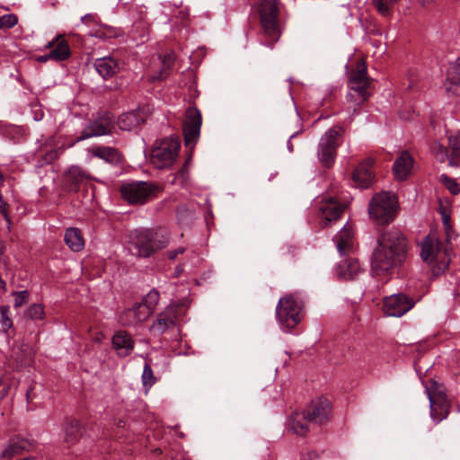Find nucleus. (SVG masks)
<instances>
[{"label": "nucleus", "mask_w": 460, "mask_h": 460, "mask_svg": "<svg viewBox=\"0 0 460 460\" xmlns=\"http://www.w3.org/2000/svg\"><path fill=\"white\" fill-rule=\"evenodd\" d=\"M113 115L107 111H101L97 117L91 120L82 130L76 141H83L90 137L109 135L111 133L113 126Z\"/></svg>", "instance_id": "12"}, {"label": "nucleus", "mask_w": 460, "mask_h": 460, "mask_svg": "<svg viewBox=\"0 0 460 460\" xmlns=\"http://www.w3.org/2000/svg\"><path fill=\"white\" fill-rule=\"evenodd\" d=\"M279 0H261L258 12L264 31V44L272 48L280 37Z\"/></svg>", "instance_id": "4"}, {"label": "nucleus", "mask_w": 460, "mask_h": 460, "mask_svg": "<svg viewBox=\"0 0 460 460\" xmlns=\"http://www.w3.org/2000/svg\"><path fill=\"white\" fill-rule=\"evenodd\" d=\"M12 295L14 296L13 306L15 308L22 307L30 298V292L28 290L13 291Z\"/></svg>", "instance_id": "43"}, {"label": "nucleus", "mask_w": 460, "mask_h": 460, "mask_svg": "<svg viewBox=\"0 0 460 460\" xmlns=\"http://www.w3.org/2000/svg\"><path fill=\"white\" fill-rule=\"evenodd\" d=\"M66 244L74 252H79L84 248V242L78 228H68L65 233Z\"/></svg>", "instance_id": "28"}, {"label": "nucleus", "mask_w": 460, "mask_h": 460, "mask_svg": "<svg viewBox=\"0 0 460 460\" xmlns=\"http://www.w3.org/2000/svg\"><path fill=\"white\" fill-rule=\"evenodd\" d=\"M9 306L2 305L0 307L1 313V327L4 332H6L13 326V320L8 316L9 314Z\"/></svg>", "instance_id": "41"}, {"label": "nucleus", "mask_w": 460, "mask_h": 460, "mask_svg": "<svg viewBox=\"0 0 460 460\" xmlns=\"http://www.w3.org/2000/svg\"><path fill=\"white\" fill-rule=\"evenodd\" d=\"M57 42H58V40H56V37H55L52 40L49 41L45 45V49H53L55 48Z\"/></svg>", "instance_id": "53"}, {"label": "nucleus", "mask_w": 460, "mask_h": 460, "mask_svg": "<svg viewBox=\"0 0 460 460\" xmlns=\"http://www.w3.org/2000/svg\"><path fill=\"white\" fill-rule=\"evenodd\" d=\"M115 424H116V426H117L118 428H125V426H126V421H125V420H120V419H119V420H118L116 421V423H115Z\"/></svg>", "instance_id": "56"}, {"label": "nucleus", "mask_w": 460, "mask_h": 460, "mask_svg": "<svg viewBox=\"0 0 460 460\" xmlns=\"http://www.w3.org/2000/svg\"><path fill=\"white\" fill-rule=\"evenodd\" d=\"M296 134H297V133L293 134V135L290 137L289 140L288 141V150H289L290 152H293V150H294V146H293V144H292V142H291V138H293L294 137H296Z\"/></svg>", "instance_id": "55"}, {"label": "nucleus", "mask_w": 460, "mask_h": 460, "mask_svg": "<svg viewBox=\"0 0 460 460\" xmlns=\"http://www.w3.org/2000/svg\"><path fill=\"white\" fill-rule=\"evenodd\" d=\"M332 407L328 399L318 397L313 400L310 405L303 411V420L310 423L323 425L332 418Z\"/></svg>", "instance_id": "13"}, {"label": "nucleus", "mask_w": 460, "mask_h": 460, "mask_svg": "<svg viewBox=\"0 0 460 460\" xmlns=\"http://www.w3.org/2000/svg\"><path fill=\"white\" fill-rule=\"evenodd\" d=\"M286 248H287V250H288V253H291V254H292V256H294V253H293V247H292V246H287Z\"/></svg>", "instance_id": "59"}, {"label": "nucleus", "mask_w": 460, "mask_h": 460, "mask_svg": "<svg viewBox=\"0 0 460 460\" xmlns=\"http://www.w3.org/2000/svg\"><path fill=\"white\" fill-rule=\"evenodd\" d=\"M58 156V152L56 150H51L50 152H49L47 154V157L49 159V160H54L56 159Z\"/></svg>", "instance_id": "54"}, {"label": "nucleus", "mask_w": 460, "mask_h": 460, "mask_svg": "<svg viewBox=\"0 0 460 460\" xmlns=\"http://www.w3.org/2000/svg\"><path fill=\"white\" fill-rule=\"evenodd\" d=\"M32 446L33 443L28 439L18 438L16 440H12L2 451L1 456L3 458L12 459L24 451H29Z\"/></svg>", "instance_id": "24"}, {"label": "nucleus", "mask_w": 460, "mask_h": 460, "mask_svg": "<svg viewBox=\"0 0 460 460\" xmlns=\"http://www.w3.org/2000/svg\"><path fill=\"white\" fill-rule=\"evenodd\" d=\"M420 1L423 6H426L432 2V0H420Z\"/></svg>", "instance_id": "58"}, {"label": "nucleus", "mask_w": 460, "mask_h": 460, "mask_svg": "<svg viewBox=\"0 0 460 460\" xmlns=\"http://www.w3.org/2000/svg\"><path fill=\"white\" fill-rule=\"evenodd\" d=\"M400 0H372V4L376 11L383 16H387L393 6Z\"/></svg>", "instance_id": "33"}, {"label": "nucleus", "mask_w": 460, "mask_h": 460, "mask_svg": "<svg viewBox=\"0 0 460 460\" xmlns=\"http://www.w3.org/2000/svg\"><path fill=\"white\" fill-rule=\"evenodd\" d=\"M346 205L341 203L337 198L330 197L320 202L319 213L322 217L321 227L325 228L331 223L338 220L344 213Z\"/></svg>", "instance_id": "15"}, {"label": "nucleus", "mask_w": 460, "mask_h": 460, "mask_svg": "<svg viewBox=\"0 0 460 460\" xmlns=\"http://www.w3.org/2000/svg\"><path fill=\"white\" fill-rule=\"evenodd\" d=\"M90 18H91V15H90V14H86V15L83 18V20H84V19L89 20Z\"/></svg>", "instance_id": "61"}, {"label": "nucleus", "mask_w": 460, "mask_h": 460, "mask_svg": "<svg viewBox=\"0 0 460 460\" xmlns=\"http://www.w3.org/2000/svg\"><path fill=\"white\" fill-rule=\"evenodd\" d=\"M185 252L184 247H179L174 250H171L167 252V257L169 260L173 261L177 258L179 254H182Z\"/></svg>", "instance_id": "49"}, {"label": "nucleus", "mask_w": 460, "mask_h": 460, "mask_svg": "<svg viewBox=\"0 0 460 460\" xmlns=\"http://www.w3.org/2000/svg\"><path fill=\"white\" fill-rule=\"evenodd\" d=\"M178 305H174L172 304L169 305L163 312H161L157 316L161 318H164L165 322L169 323H172L175 325V322L178 315Z\"/></svg>", "instance_id": "37"}, {"label": "nucleus", "mask_w": 460, "mask_h": 460, "mask_svg": "<svg viewBox=\"0 0 460 460\" xmlns=\"http://www.w3.org/2000/svg\"><path fill=\"white\" fill-rule=\"evenodd\" d=\"M173 326L174 324L165 322L164 318L157 316V319L152 324L151 330L158 334H162Z\"/></svg>", "instance_id": "44"}, {"label": "nucleus", "mask_w": 460, "mask_h": 460, "mask_svg": "<svg viewBox=\"0 0 460 460\" xmlns=\"http://www.w3.org/2000/svg\"><path fill=\"white\" fill-rule=\"evenodd\" d=\"M431 152L437 161L444 163L447 160L449 162L450 154L449 150L444 147L440 143L435 142L431 146Z\"/></svg>", "instance_id": "34"}, {"label": "nucleus", "mask_w": 460, "mask_h": 460, "mask_svg": "<svg viewBox=\"0 0 460 460\" xmlns=\"http://www.w3.org/2000/svg\"><path fill=\"white\" fill-rule=\"evenodd\" d=\"M396 197L388 191H382L373 196L368 212L370 217L378 225H387L396 217Z\"/></svg>", "instance_id": "5"}, {"label": "nucleus", "mask_w": 460, "mask_h": 460, "mask_svg": "<svg viewBox=\"0 0 460 460\" xmlns=\"http://www.w3.org/2000/svg\"><path fill=\"white\" fill-rule=\"evenodd\" d=\"M353 237V229L349 226H344L341 230L335 234V238H341L343 240H347L349 242H352Z\"/></svg>", "instance_id": "48"}, {"label": "nucleus", "mask_w": 460, "mask_h": 460, "mask_svg": "<svg viewBox=\"0 0 460 460\" xmlns=\"http://www.w3.org/2000/svg\"><path fill=\"white\" fill-rule=\"evenodd\" d=\"M202 116L197 107H190L186 110L185 119L182 123V132L186 147L193 149L200 135Z\"/></svg>", "instance_id": "11"}, {"label": "nucleus", "mask_w": 460, "mask_h": 460, "mask_svg": "<svg viewBox=\"0 0 460 460\" xmlns=\"http://www.w3.org/2000/svg\"><path fill=\"white\" fill-rule=\"evenodd\" d=\"M58 40L55 48L49 51V57L56 62L67 60L71 57V50L66 40L61 35L56 36Z\"/></svg>", "instance_id": "27"}, {"label": "nucleus", "mask_w": 460, "mask_h": 460, "mask_svg": "<svg viewBox=\"0 0 460 460\" xmlns=\"http://www.w3.org/2000/svg\"><path fill=\"white\" fill-rule=\"evenodd\" d=\"M375 161L373 158H367L362 161L353 171L352 180L354 183L363 189H367L373 183L375 174L372 166Z\"/></svg>", "instance_id": "16"}, {"label": "nucleus", "mask_w": 460, "mask_h": 460, "mask_svg": "<svg viewBox=\"0 0 460 460\" xmlns=\"http://www.w3.org/2000/svg\"><path fill=\"white\" fill-rule=\"evenodd\" d=\"M360 265L357 259L347 258L339 262L337 275L341 279H353L360 272Z\"/></svg>", "instance_id": "23"}, {"label": "nucleus", "mask_w": 460, "mask_h": 460, "mask_svg": "<svg viewBox=\"0 0 460 460\" xmlns=\"http://www.w3.org/2000/svg\"><path fill=\"white\" fill-rule=\"evenodd\" d=\"M160 191V186L151 181H133L120 187L121 197L131 205H143L155 199Z\"/></svg>", "instance_id": "8"}, {"label": "nucleus", "mask_w": 460, "mask_h": 460, "mask_svg": "<svg viewBox=\"0 0 460 460\" xmlns=\"http://www.w3.org/2000/svg\"><path fill=\"white\" fill-rule=\"evenodd\" d=\"M94 67L102 78L108 79L120 70V64L114 58L107 56L95 59Z\"/></svg>", "instance_id": "19"}, {"label": "nucleus", "mask_w": 460, "mask_h": 460, "mask_svg": "<svg viewBox=\"0 0 460 460\" xmlns=\"http://www.w3.org/2000/svg\"><path fill=\"white\" fill-rule=\"evenodd\" d=\"M344 128L334 126L328 129L322 137L318 146V156L320 162L325 167H331L334 163L337 148L341 145L340 139L344 134Z\"/></svg>", "instance_id": "9"}, {"label": "nucleus", "mask_w": 460, "mask_h": 460, "mask_svg": "<svg viewBox=\"0 0 460 460\" xmlns=\"http://www.w3.org/2000/svg\"><path fill=\"white\" fill-rule=\"evenodd\" d=\"M0 200H1L0 211H1L2 215L4 216V219L7 221L8 226H9L10 225V217H9L8 211H7L8 205H7V203H5L2 200L1 196H0Z\"/></svg>", "instance_id": "50"}, {"label": "nucleus", "mask_w": 460, "mask_h": 460, "mask_svg": "<svg viewBox=\"0 0 460 460\" xmlns=\"http://www.w3.org/2000/svg\"><path fill=\"white\" fill-rule=\"evenodd\" d=\"M88 176L79 167L72 166L66 176V188L69 192H76Z\"/></svg>", "instance_id": "25"}, {"label": "nucleus", "mask_w": 460, "mask_h": 460, "mask_svg": "<svg viewBox=\"0 0 460 460\" xmlns=\"http://www.w3.org/2000/svg\"><path fill=\"white\" fill-rule=\"evenodd\" d=\"M153 312L146 307V305L140 303H136L132 308L124 311L120 316V321L123 324L127 323L124 321V317H129L132 319L131 323H138L145 321Z\"/></svg>", "instance_id": "26"}, {"label": "nucleus", "mask_w": 460, "mask_h": 460, "mask_svg": "<svg viewBox=\"0 0 460 460\" xmlns=\"http://www.w3.org/2000/svg\"><path fill=\"white\" fill-rule=\"evenodd\" d=\"M449 166L460 165V134L448 137Z\"/></svg>", "instance_id": "30"}, {"label": "nucleus", "mask_w": 460, "mask_h": 460, "mask_svg": "<svg viewBox=\"0 0 460 460\" xmlns=\"http://www.w3.org/2000/svg\"><path fill=\"white\" fill-rule=\"evenodd\" d=\"M333 240L337 243V250L341 255H345L352 248V242L343 240L341 238H335Z\"/></svg>", "instance_id": "46"}, {"label": "nucleus", "mask_w": 460, "mask_h": 460, "mask_svg": "<svg viewBox=\"0 0 460 460\" xmlns=\"http://www.w3.org/2000/svg\"><path fill=\"white\" fill-rule=\"evenodd\" d=\"M416 304L413 297L403 293L386 296L383 301V311L387 316L401 317L409 312Z\"/></svg>", "instance_id": "14"}, {"label": "nucleus", "mask_w": 460, "mask_h": 460, "mask_svg": "<svg viewBox=\"0 0 460 460\" xmlns=\"http://www.w3.org/2000/svg\"><path fill=\"white\" fill-rule=\"evenodd\" d=\"M372 79L367 76V66L364 62H358L357 68L352 70L348 80L350 92L347 94V100L357 102L358 104L366 102L371 95L369 92Z\"/></svg>", "instance_id": "6"}, {"label": "nucleus", "mask_w": 460, "mask_h": 460, "mask_svg": "<svg viewBox=\"0 0 460 460\" xmlns=\"http://www.w3.org/2000/svg\"><path fill=\"white\" fill-rule=\"evenodd\" d=\"M276 314L279 323L291 330L302 320V303L291 295L286 296L279 299Z\"/></svg>", "instance_id": "10"}, {"label": "nucleus", "mask_w": 460, "mask_h": 460, "mask_svg": "<svg viewBox=\"0 0 460 460\" xmlns=\"http://www.w3.org/2000/svg\"><path fill=\"white\" fill-rule=\"evenodd\" d=\"M413 158L407 151H403L401 155L394 161L393 172L394 177L398 181L405 180L410 174L412 167Z\"/></svg>", "instance_id": "21"}, {"label": "nucleus", "mask_w": 460, "mask_h": 460, "mask_svg": "<svg viewBox=\"0 0 460 460\" xmlns=\"http://www.w3.org/2000/svg\"><path fill=\"white\" fill-rule=\"evenodd\" d=\"M159 292L155 288H153L146 294V296L143 298V301L141 303L146 305V307L149 308L152 312H154L155 309V305L159 301Z\"/></svg>", "instance_id": "39"}, {"label": "nucleus", "mask_w": 460, "mask_h": 460, "mask_svg": "<svg viewBox=\"0 0 460 460\" xmlns=\"http://www.w3.org/2000/svg\"><path fill=\"white\" fill-rule=\"evenodd\" d=\"M155 382L156 378L154 375L151 365L149 363H146L142 373V384L146 390H148L155 385Z\"/></svg>", "instance_id": "35"}, {"label": "nucleus", "mask_w": 460, "mask_h": 460, "mask_svg": "<svg viewBox=\"0 0 460 460\" xmlns=\"http://www.w3.org/2000/svg\"><path fill=\"white\" fill-rule=\"evenodd\" d=\"M179 138L173 136L156 140L151 151V163L157 169H164L171 166L180 149Z\"/></svg>", "instance_id": "7"}, {"label": "nucleus", "mask_w": 460, "mask_h": 460, "mask_svg": "<svg viewBox=\"0 0 460 460\" xmlns=\"http://www.w3.org/2000/svg\"><path fill=\"white\" fill-rule=\"evenodd\" d=\"M49 60H52V58L49 57V53L36 58V61L40 63H45Z\"/></svg>", "instance_id": "51"}, {"label": "nucleus", "mask_w": 460, "mask_h": 460, "mask_svg": "<svg viewBox=\"0 0 460 460\" xmlns=\"http://www.w3.org/2000/svg\"><path fill=\"white\" fill-rule=\"evenodd\" d=\"M25 316L31 320H41L45 316L44 307L40 304L31 305L25 313Z\"/></svg>", "instance_id": "40"}, {"label": "nucleus", "mask_w": 460, "mask_h": 460, "mask_svg": "<svg viewBox=\"0 0 460 460\" xmlns=\"http://www.w3.org/2000/svg\"><path fill=\"white\" fill-rule=\"evenodd\" d=\"M309 420H303V413L299 414L296 412L291 417L290 425L291 429L296 435L305 436L309 431Z\"/></svg>", "instance_id": "31"}, {"label": "nucleus", "mask_w": 460, "mask_h": 460, "mask_svg": "<svg viewBox=\"0 0 460 460\" xmlns=\"http://www.w3.org/2000/svg\"><path fill=\"white\" fill-rule=\"evenodd\" d=\"M112 345L118 356L122 358L128 356L134 349V341L125 331H119L113 335Z\"/></svg>", "instance_id": "20"}, {"label": "nucleus", "mask_w": 460, "mask_h": 460, "mask_svg": "<svg viewBox=\"0 0 460 460\" xmlns=\"http://www.w3.org/2000/svg\"><path fill=\"white\" fill-rule=\"evenodd\" d=\"M173 62H174V55L173 54H168V55L164 56V58L162 61L163 68H162V70L160 72V75L158 77L160 80L164 79L168 75L169 70L171 69Z\"/></svg>", "instance_id": "42"}, {"label": "nucleus", "mask_w": 460, "mask_h": 460, "mask_svg": "<svg viewBox=\"0 0 460 460\" xmlns=\"http://www.w3.org/2000/svg\"><path fill=\"white\" fill-rule=\"evenodd\" d=\"M146 122V114L140 109L122 113L118 118V127L120 130L130 131Z\"/></svg>", "instance_id": "18"}, {"label": "nucleus", "mask_w": 460, "mask_h": 460, "mask_svg": "<svg viewBox=\"0 0 460 460\" xmlns=\"http://www.w3.org/2000/svg\"><path fill=\"white\" fill-rule=\"evenodd\" d=\"M377 243L371 258V268L376 275L389 273L391 270L400 267L405 261L409 243L400 229L392 227L383 231Z\"/></svg>", "instance_id": "1"}, {"label": "nucleus", "mask_w": 460, "mask_h": 460, "mask_svg": "<svg viewBox=\"0 0 460 460\" xmlns=\"http://www.w3.org/2000/svg\"><path fill=\"white\" fill-rule=\"evenodd\" d=\"M178 305H174L172 304L169 305L163 312H161L157 316L161 318H164L165 322L169 323H172L175 325V322L178 315Z\"/></svg>", "instance_id": "36"}, {"label": "nucleus", "mask_w": 460, "mask_h": 460, "mask_svg": "<svg viewBox=\"0 0 460 460\" xmlns=\"http://www.w3.org/2000/svg\"><path fill=\"white\" fill-rule=\"evenodd\" d=\"M426 389L429 402L441 401L442 399L447 398L445 388L436 381H431L430 385Z\"/></svg>", "instance_id": "32"}, {"label": "nucleus", "mask_w": 460, "mask_h": 460, "mask_svg": "<svg viewBox=\"0 0 460 460\" xmlns=\"http://www.w3.org/2000/svg\"><path fill=\"white\" fill-rule=\"evenodd\" d=\"M190 161V156L185 161L183 166L179 170L178 173L183 175L187 172V166Z\"/></svg>", "instance_id": "52"}, {"label": "nucleus", "mask_w": 460, "mask_h": 460, "mask_svg": "<svg viewBox=\"0 0 460 460\" xmlns=\"http://www.w3.org/2000/svg\"><path fill=\"white\" fill-rule=\"evenodd\" d=\"M430 404V415L434 420L438 422L446 419L449 413V402L447 398H444L441 401L429 402Z\"/></svg>", "instance_id": "29"}, {"label": "nucleus", "mask_w": 460, "mask_h": 460, "mask_svg": "<svg viewBox=\"0 0 460 460\" xmlns=\"http://www.w3.org/2000/svg\"><path fill=\"white\" fill-rule=\"evenodd\" d=\"M420 255L423 261L433 264L432 274L435 277L444 273L448 269L451 261L449 254L447 249L443 247L441 241L430 234L422 240Z\"/></svg>", "instance_id": "3"}, {"label": "nucleus", "mask_w": 460, "mask_h": 460, "mask_svg": "<svg viewBox=\"0 0 460 460\" xmlns=\"http://www.w3.org/2000/svg\"><path fill=\"white\" fill-rule=\"evenodd\" d=\"M439 181L449 190L452 195H457L460 193V188L455 179L450 178L447 174H441L439 176Z\"/></svg>", "instance_id": "38"}, {"label": "nucleus", "mask_w": 460, "mask_h": 460, "mask_svg": "<svg viewBox=\"0 0 460 460\" xmlns=\"http://www.w3.org/2000/svg\"><path fill=\"white\" fill-rule=\"evenodd\" d=\"M31 388L26 392V397H27L28 401L30 400V393H31Z\"/></svg>", "instance_id": "60"}, {"label": "nucleus", "mask_w": 460, "mask_h": 460, "mask_svg": "<svg viewBox=\"0 0 460 460\" xmlns=\"http://www.w3.org/2000/svg\"><path fill=\"white\" fill-rule=\"evenodd\" d=\"M182 271H183L182 266H177L175 268V272H174L175 273V277H179L182 273Z\"/></svg>", "instance_id": "57"}, {"label": "nucleus", "mask_w": 460, "mask_h": 460, "mask_svg": "<svg viewBox=\"0 0 460 460\" xmlns=\"http://www.w3.org/2000/svg\"><path fill=\"white\" fill-rule=\"evenodd\" d=\"M63 431L65 442L73 445L83 438L85 429L77 419L66 417L63 423Z\"/></svg>", "instance_id": "17"}, {"label": "nucleus", "mask_w": 460, "mask_h": 460, "mask_svg": "<svg viewBox=\"0 0 460 460\" xmlns=\"http://www.w3.org/2000/svg\"><path fill=\"white\" fill-rule=\"evenodd\" d=\"M168 243L169 235L162 229L136 230L130 235L131 252L138 257L148 258Z\"/></svg>", "instance_id": "2"}, {"label": "nucleus", "mask_w": 460, "mask_h": 460, "mask_svg": "<svg viewBox=\"0 0 460 460\" xmlns=\"http://www.w3.org/2000/svg\"><path fill=\"white\" fill-rule=\"evenodd\" d=\"M93 156L104 160L105 162L117 165L122 163L123 155L115 147L111 146H94L92 149Z\"/></svg>", "instance_id": "22"}, {"label": "nucleus", "mask_w": 460, "mask_h": 460, "mask_svg": "<svg viewBox=\"0 0 460 460\" xmlns=\"http://www.w3.org/2000/svg\"><path fill=\"white\" fill-rule=\"evenodd\" d=\"M18 22V17L13 13L0 16V29H11Z\"/></svg>", "instance_id": "45"}, {"label": "nucleus", "mask_w": 460, "mask_h": 460, "mask_svg": "<svg viewBox=\"0 0 460 460\" xmlns=\"http://www.w3.org/2000/svg\"><path fill=\"white\" fill-rule=\"evenodd\" d=\"M439 213L442 217V223L444 226V228L448 234L449 232L452 230V225L450 221V215L447 212L446 208L443 206H440L439 208Z\"/></svg>", "instance_id": "47"}]
</instances>
